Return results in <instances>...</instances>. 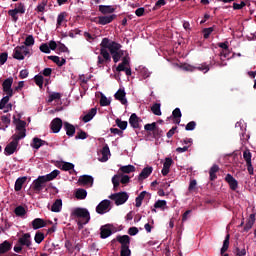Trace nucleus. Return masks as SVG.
I'll return each mask as SVG.
<instances>
[{
	"mask_svg": "<svg viewBox=\"0 0 256 256\" xmlns=\"http://www.w3.org/2000/svg\"><path fill=\"white\" fill-rule=\"evenodd\" d=\"M246 5H251V3H249V0H242L240 3H233V9L234 11H239L241 9H243V7H246Z\"/></svg>",
	"mask_w": 256,
	"mask_h": 256,
	"instance_id": "nucleus-31",
	"label": "nucleus"
},
{
	"mask_svg": "<svg viewBox=\"0 0 256 256\" xmlns=\"http://www.w3.org/2000/svg\"><path fill=\"white\" fill-rule=\"evenodd\" d=\"M35 45V38L33 35H28L24 41V47H33Z\"/></svg>",
	"mask_w": 256,
	"mask_h": 256,
	"instance_id": "nucleus-41",
	"label": "nucleus"
},
{
	"mask_svg": "<svg viewBox=\"0 0 256 256\" xmlns=\"http://www.w3.org/2000/svg\"><path fill=\"white\" fill-rule=\"evenodd\" d=\"M57 51H59V53H69V48H67V46H65V44L59 42Z\"/></svg>",
	"mask_w": 256,
	"mask_h": 256,
	"instance_id": "nucleus-59",
	"label": "nucleus"
},
{
	"mask_svg": "<svg viewBox=\"0 0 256 256\" xmlns=\"http://www.w3.org/2000/svg\"><path fill=\"white\" fill-rule=\"evenodd\" d=\"M59 173H61L59 170H54L51 173L42 177H44V180H46L47 183L48 181H53V179H57Z\"/></svg>",
	"mask_w": 256,
	"mask_h": 256,
	"instance_id": "nucleus-33",
	"label": "nucleus"
},
{
	"mask_svg": "<svg viewBox=\"0 0 256 256\" xmlns=\"http://www.w3.org/2000/svg\"><path fill=\"white\" fill-rule=\"evenodd\" d=\"M62 207H63V200L56 199L55 202L51 206V211L53 213H59L61 211Z\"/></svg>",
	"mask_w": 256,
	"mask_h": 256,
	"instance_id": "nucleus-25",
	"label": "nucleus"
},
{
	"mask_svg": "<svg viewBox=\"0 0 256 256\" xmlns=\"http://www.w3.org/2000/svg\"><path fill=\"white\" fill-rule=\"evenodd\" d=\"M39 49L42 53H46V54L51 53V49L49 48V44H47V43H42L40 45Z\"/></svg>",
	"mask_w": 256,
	"mask_h": 256,
	"instance_id": "nucleus-54",
	"label": "nucleus"
},
{
	"mask_svg": "<svg viewBox=\"0 0 256 256\" xmlns=\"http://www.w3.org/2000/svg\"><path fill=\"white\" fill-rule=\"evenodd\" d=\"M19 12L16 9H12L8 11V15L12 17L13 21L17 22L19 19V16H17Z\"/></svg>",
	"mask_w": 256,
	"mask_h": 256,
	"instance_id": "nucleus-55",
	"label": "nucleus"
},
{
	"mask_svg": "<svg viewBox=\"0 0 256 256\" xmlns=\"http://www.w3.org/2000/svg\"><path fill=\"white\" fill-rule=\"evenodd\" d=\"M63 128V120L61 118H54L50 123V129L53 133H59Z\"/></svg>",
	"mask_w": 256,
	"mask_h": 256,
	"instance_id": "nucleus-12",
	"label": "nucleus"
},
{
	"mask_svg": "<svg viewBox=\"0 0 256 256\" xmlns=\"http://www.w3.org/2000/svg\"><path fill=\"white\" fill-rule=\"evenodd\" d=\"M109 199H111V201H114L115 205L117 206L125 205V203H127V201L129 200V194L127 192H118L111 194L109 196Z\"/></svg>",
	"mask_w": 256,
	"mask_h": 256,
	"instance_id": "nucleus-3",
	"label": "nucleus"
},
{
	"mask_svg": "<svg viewBox=\"0 0 256 256\" xmlns=\"http://www.w3.org/2000/svg\"><path fill=\"white\" fill-rule=\"evenodd\" d=\"M129 124L131 125V127H133V129H139V117L137 116V114H131L129 118Z\"/></svg>",
	"mask_w": 256,
	"mask_h": 256,
	"instance_id": "nucleus-27",
	"label": "nucleus"
},
{
	"mask_svg": "<svg viewBox=\"0 0 256 256\" xmlns=\"http://www.w3.org/2000/svg\"><path fill=\"white\" fill-rule=\"evenodd\" d=\"M64 131L68 137H73L75 135V126L69 122H64Z\"/></svg>",
	"mask_w": 256,
	"mask_h": 256,
	"instance_id": "nucleus-22",
	"label": "nucleus"
},
{
	"mask_svg": "<svg viewBox=\"0 0 256 256\" xmlns=\"http://www.w3.org/2000/svg\"><path fill=\"white\" fill-rule=\"evenodd\" d=\"M13 85V78H7L2 83L3 91H9Z\"/></svg>",
	"mask_w": 256,
	"mask_h": 256,
	"instance_id": "nucleus-38",
	"label": "nucleus"
},
{
	"mask_svg": "<svg viewBox=\"0 0 256 256\" xmlns=\"http://www.w3.org/2000/svg\"><path fill=\"white\" fill-rule=\"evenodd\" d=\"M217 173H219V165L214 164L209 170L210 181H215V179H217Z\"/></svg>",
	"mask_w": 256,
	"mask_h": 256,
	"instance_id": "nucleus-28",
	"label": "nucleus"
},
{
	"mask_svg": "<svg viewBox=\"0 0 256 256\" xmlns=\"http://www.w3.org/2000/svg\"><path fill=\"white\" fill-rule=\"evenodd\" d=\"M109 207H111V201L110 200H102L97 206H96V213L98 215H105L109 211Z\"/></svg>",
	"mask_w": 256,
	"mask_h": 256,
	"instance_id": "nucleus-7",
	"label": "nucleus"
},
{
	"mask_svg": "<svg viewBox=\"0 0 256 256\" xmlns=\"http://www.w3.org/2000/svg\"><path fill=\"white\" fill-rule=\"evenodd\" d=\"M151 173H153V167H145L139 174L138 181H143L144 179H147L149 175H151Z\"/></svg>",
	"mask_w": 256,
	"mask_h": 256,
	"instance_id": "nucleus-19",
	"label": "nucleus"
},
{
	"mask_svg": "<svg viewBox=\"0 0 256 256\" xmlns=\"http://www.w3.org/2000/svg\"><path fill=\"white\" fill-rule=\"evenodd\" d=\"M75 197L76 199H79V200L87 199V190L83 188L77 189L75 193Z\"/></svg>",
	"mask_w": 256,
	"mask_h": 256,
	"instance_id": "nucleus-32",
	"label": "nucleus"
},
{
	"mask_svg": "<svg viewBox=\"0 0 256 256\" xmlns=\"http://www.w3.org/2000/svg\"><path fill=\"white\" fill-rule=\"evenodd\" d=\"M253 155L249 149L243 151V159L246 162V167L249 175H255V170L253 168V162L251 161Z\"/></svg>",
	"mask_w": 256,
	"mask_h": 256,
	"instance_id": "nucleus-5",
	"label": "nucleus"
},
{
	"mask_svg": "<svg viewBox=\"0 0 256 256\" xmlns=\"http://www.w3.org/2000/svg\"><path fill=\"white\" fill-rule=\"evenodd\" d=\"M115 122L117 127H119L121 131H125V129H127V125H128L127 121H122L121 119L117 118Z\"/></svg>",
	"mask_w": 256,
	"mask_h": 256,
	"instance_id": "nucleus-48",
	"label": "nucleus"
},
{
	"mask_svg": "<svg viewBox=\"0 0 256 256\" xmlns=\"http://www.w3.org/2000/svg\"><path fill=\"white\" fill-rule=\"evenodd\" d=\"M165 5H167V0H158L152 8V11H159V8L165 7Z\"/></svg>",
	"mask_w": 256,
	"mask_h": 256,
	"instance_id": "nucleus-49",
	"label": "nucleus"
},
{
	"mask_svg": "<svg viewBox=\"0 0 256 256\" xmlns=\"http://www.w3.org/2000/svg\"><path fill=\"white\" fill-rule=\"evenodd\" d=\"M12 245L9 241L5 240L3 243L0 244V255H5L8 251H11Z\"/></svg>",
	"mask_w": 256,
	"mask_h": 256,
	"instance_id": "nucleus-26",
	"label": "nucleus"
},
{
	"mask_svg": "<svg viewBox=\"0 0 256 256\" xmlns=\"http://www.w3.org/2000/svg\"><path fill=\"white\" fill-rule=\"evenodd\" d=\"M26 125L27 122L18 118V123L16 124V131H27V129H25Z\"/></svg>",
	"mask_w": 256,
	"mask_h": 256,
	"instance_id": "nucleus-47",
	"label": "nucleus"
},
{
	"mask_svg": "<svg viewBox=\"0 0 256 256\" xmlns=\"http://www.w3.org/2000/svg\"><path fill=\"white\" fill-rule=\"evenodd\" d=\"M145 195H147V191H142L138 197L135 199L136 207H141L143 205V199H145Z\"/></svg>",
	"mask_w": 256,
	"mask_h": 256,
	"instance_id": "nucleus-37",
	"label": "nucleus"
},
{
	"mask_svg": "<svg viewBox=\"0 0 256 256\" xmlns=\"http://www.w3.org/2000/svg\"><path fill=\"white\" fill-rule=\"evenodd\" d=\"M57 99H61V93L59 92H54L49 96V103L53 102V101H57Z\"/></svg>",
	"mask_w": 256,
	"mask_h": 256,
	"instance_id": "nucleus-57",
	"label": "nucleus"
},
{
	"mask_svg": "<svg viewBox=\"0 0 256 256\" xmlns=\"http://www.w3.org/2000/svg\"><path fill=\"white\" fill-rule=\"evenodd\" d=\"M120 171L121 173H126V174L135 173V166L133 165L121 166Z\"/></svg>",
	"mask_w": 256,
	"mask_h": 256,
	"instance_id": "nucleus-39",
	"label": "nucleus"
},
{
	"mask_svg": "<svg viewBox=\"0 0 256 256\" xmlns=\"http://www.w3.org/2000/svg\"><path fill=\"white\" fill-rule=\"evenodd\" d=\"M49 4V0H42L40 4L36 7L35 11L37 13H45V7Z\"/></svg>",
	"mask_w": 256,
	"mask_h": 256,
	"instance_id": "nucleus-36",
	"label": "nucleus"
},
{
	"mask_svg": "<svg viewBox=\"0 0 256 256\" xmlns=\"http://www.w3.org/2000/svg\"><path fill=\"white\" fill-rule=\"evenodd\" d=\"M117 19V14L98 16L97 25H109Z\"/></svg>",
	"mask_w": 256,
	"mask_h": 256,
	"instance_id": "nucleus-9",
	"label": "nucleus"
},
{
	"mask_svg": "<svg viewBox=\"0 0 256 256\" xmlns=\"http://www.w3.org/2000/svg\"><path fill=\"white\" fill-rule=\"evenodd\" d=\"M98 11L102 13V15H111L115 13V7L111 5H99Z\"/></svg>",
	"mask_w": 256,
	"mask_h": 256,
	"instance_id": "nucleus-18",
	"label": "nucleus"
},
{
	"mask_svg": "<svg viewBox=\"0 0 256 256\" xmlns=\"http://www.w3.org/2000/svg\"><path fill=\"white\" fill-rule=\"evenodd\" d=\"M43 227H47V222L41 218H36L32 221V228L34 230L43 229Z\"/></svg>",
	"mask_w": 256,
	"mask_h": 256,
	"instance_id": "nucleus-20",
	"label": "nucleus"
},
{
	"mask_svg": "<svg viewBox=\"0 0 256 256\" xmlns=\"http://www.w3.org/2000/svg\"><path fill=\"white\" fill-rule=\"evenodd\" d=\"M108 105H111V101H109V99H107L105 95H102L100 98V106L108 107Z\"/></svg>",
	"mask_w": 256,
	"mask_h": 256,
	"instance_id": "nucleus-53",
	"label": "nucleus"
},
{
	"mask_svg": "<svg viewBox=\"0 0 256 256\" xmlns=\"http://www.w3.org/2000/svg\"><path fill=\"white\" fill-rule=\"evenodd\" d=\"M9 103V96H5L0 100V109H5L6 105Z\"/></svg>",
	"mask_w": 256,
	"mask_h": 256,
	"instance_id": "nucleus-61",
	"label": "nucleus"
},
{
	"mask_svg": "<svg viewBox=\"0 0 256 256\" xmlns=\"http://www.w3.org/2000/svg\"><path fill=\"white\" fill-rule=\"evenodd\" d=\"M88 135L87 132L80 130L77 135L75 136V139H87Z\"/></svg>",
	"mask_w": 256,
	"mask_h": 256,
	"instance_id": "nucleus-64",
	"label": "nucleus"
},
{
	"mask_svg": "<svg viewBox=\"0 0 256 256\" xmlns=\"http://www.w3.org/2000/svg\"><path fill=\"white\" fill-rule=\"evenodd\" d=\"M27 181V177H20L16 180L14 190L15 191H21L23 189V184H25Z\"/></svg>",
	"mask_w": 256,
	"mask_h": 256,
	"instance_id": "nucleus-30",
	"label": "nucleus"
},
{
	"mask_svg": "<svg viewBox=\"0 0 256 256\" xmlns=\"http://www.w3.org/2000/svg\"><path fill=\"white\" fill-rule=\"evenodd\" d=\"M112 227H113V225H111V224H106L104 226H101L100 238L107 239V237H111L113 235Z\"/></svg>",
	"mask_w": 256,
	"mask_h": 256,
	"instance_id": "nucleus-10",
	"label": "nucleus"
},
{
	"mask_svg": "<svg viewBox=\"0 0 256 256\" xmlns=\"http://www.w3.org/2000/svg\"><path fill=\"white\" fill-rule=\"evenodd\" d=\"M65 17H67V12H62L57 17V27H61L63 25V21H65Z\"/></svg>",
	"mask_w": 256,
	"mask_h": 256,
	"instance_id": "nucleus-50",
	"label": "nucleus"
},
{
	"mask_svg": "<svg viewBox=\"0 0 256 256\" xmlns=\"http://www.w3.org/2000/svg\"><path fill=\"white\" fill-rule=\"evenodd\" d=\"M30 145L33 149L38 150V149H41V147H43L44 145H49V143L45 140L34 137Z\"/></svg>",
	"mask_w": 256,
	"mask_h": 256,
	"instance_id": "nucleus-17",
	"label": "nucleus"
},
{
	"mask_svg": "<svg viewBox=\"0 0 256 256\" xmlns=\"http://www.w3.org/2000/svg\"><path fill=\"white\" fill-rule=\"evenodd\" d=\"M27 137V130H18L17 134L12 135V139L19 143L21 139H25Z\"/></svg>",
	"mask_w": 256,
	"mask_h": 256,
	"instance_id": "nucleus-29",
	"label": "nucleus"
},
{
	"mask_svg": "<svg viewBox=\"0 0 256 256\" xmlns=\"http://www.w3.org/2000/svg\"><path fill=\"white\" fill-rule=\"evenodd\" d=\"M167 205V201L165 200H158L155 202L154 204V208L155 209H163V207H165Z\"/></svg>",
	"mask_w": 256,
	"mask_h": 256,
	"instance_id": "nucleus-56",
	"label": "nucleus"
},
{
	"mask_svg": "<svg viewBox=\"0 0 256 256\" xmlns=\"http://www.w3.org/2000/svg\"><path fill=\"white\" fill-rule=\"evenodd\" d=\"M120 256H131V249H129V246H121Z\"/></svg>",
	"mask_w": 256,
	"mask_h": 256,
	"instance_id": "nucleus-51",
	"label": "nucleus"
},
{
	"mask_svg": "<svg viewBox=\"0 0 256 256\" xmlns=\"http://www.w3.org/2000/svg\"><path fill=\"white\" fill-rule=\"evenodd\" d=\"M29 48H27L25 45L17 46L14 49L13 58L17 59L18 61H23L27 55H30Z\"/></svg>",
	"mask_w": 256,
	"mask_h": 256,
	"instance_id": "nucleus-4",
	"label": "nucleus"
},
{
	"mask_svg": "<svg viewBox=\"0 0 256 256\" xmlns=\"http://www.w3.org/2000/svg\"><path fill=\"white\" fill-rule=\"evenodd\" d=\"M253 225H255V214H250V216L244 226L245 233L251 231V229H253Z\"/></svg>",
	"mask_w": 256,
	"mask_h": 256,
	"instance_id": "nucleus-21",
	"label": "nucleus"
},
{
	"mask_svg": "<svg viewBox=\"0 0 256 256\" xmlns=\"http://www.w3.org/2000/svg\"><path fill=\"white\" fill-rule=\"evenodd\" d=\"M18 245L31 249V246L33 245V242L31 241V234L30 233L22 234V236L18 239Z\"/></svg>",
	"mask_w": 256,
	"mask_h": 256,
	"instance_id": "nucleus-8",
	"label": "nucleus"
},
{
	"mask_svg": "<svg viewBox=\"0 0 256 256\" xmlns=\"http://www.w3.org/2000/svg\"><path fill=\"white\" fill-rule=\"evenodd\" d=\"M229 239H231V235L227 234L224 239L223 246L220 250L221 255H224L225 252L229 249Z\"/></svg>",
	"mask_w": 256,
	"mask_h": 256,
	"instance_id": "nucleus-35",
	"label": "nucleus"
},
{
	"mask_svg": "<svg viewBox=\"0 0 256 256\" xmlns=\"http://www.w3.org/2000/svg\"><path fill=\"white\" fill-rule=\"evenodd\" d=\"M102 156H103V160L104 161H107L108 158V155H111V150H109V145H105L103 148H102Z\"/></svg>",
	"mask_w": 256,
	"mask_h": 256,
	"instance_id": "nucleus-45",
	"label": "nucleus"
},
{
	"mask_svg": "<svg viewBox=\"0 0 256 256\" xmlns=\"http://www.w3.org/2000/svg\"><path fill=\"white\" fill-rule=\"evenodd\" d=\"M121 44L110 40L109 38H103L100 43V55L98 56L97 66L103 67L111 61V55L121 51Z\"/></svg>",
	"mask_w": 256,
	"mask_h": 256,
	"instance_id": "nucleus-1",
	"label": "nucleus"
},
{
	"mask_svg": "<svg viewBox=\"0 0 256 256\" xmlns=\"http://www.w3.org/2000/svg\"><path fill=\"white\" fill-rule=\"evenodd\" d=\"M123 55H125V51L118 50V52H114L113 54H111V57H112L114 63H119V61H121V57H123Z\"/></svg>",
	"mask_w": 256,
	"mask_h": 256,
	"instance_id": "nucleus-34",
	"label": "nucleus"
},
{
	"mask_svg": "<svg viewBox=\"0 0 256 256\" xmlns=\"http://www.w3.org/2000/svg\"><path fill=\"white\" fill-rule=\"evenodd\" d=\"M1 121L5 125V128L9 127L11 125V114L3 115L1 116Z\"/></svg>",
	"mask_w": 256,
	"mask_h": 256,
	"instance_id": "nucleus-44",
	"label": "nucleus"
},
{
	"mask_svg": "<svg viewBox=\"0 0 256 256\" xmlns=\"http://www.w3.org/2000/svg\"><path fill=\"white\" fill-rule=\"evenodd\" d=\"M225 181L226 183H228L231 191H237V189L239 188V182L237 181V179H235V177H233V175L227 174L225 176Z\"/></svg>",
	"mask_w": 256,
	"mask_h": 256,
	"instance_id": "nucleus-13",
	"label": "nucleus"
},
{
	"mask_svg": "<svg viewBox=\"0 0 256 256\" xmlns=\"http://www.w3.org/2000/svg\"><path fill=\"white\" fill-rule=\"evenodd\" d=\"M65 247H66L68 253H73V251H75V248L73 247V243H71V240L65 241Z\"/></svg>",
	"mask_w": 256,
	"mask_h": 256,
	"instance_id": "nucleus-60",
	"label": "nucleus"
},
{
	"mask_svg": "<svg viewBox=\"0 0 256 256\" xmlns=\"http://www.w3.org/2000/svg\"><path fill=\"white\" fill-rule=\"evenodd\" d=\"M44 239H45V234H43V232H36L34 237L35 243L40 245V243H43Z\"/></svg>",
	"mask_w": 256,
	"mask_h": 256,
	"instance_id": "nucleus-43",
	"label": "nucleus"
},
{
	"mask_svg": "<svg viewBox=\"0 0 256 256\" xmlns=\"http://www.w3.org/2000/svg\"><path fill=\"white\" fill-rule=\"evenodd\" d=\"M72 216L75 217L77 220V224L80 227H83V225H87L89 221H91V214L89 213V210L86 208H76L72 212Z\"/></svg>",
	"mask_w": 256,
	"mask_h": 256,
	"instance_id": "nucleus-2",
	"label": "nucleus"
},
{
	"mask_svg": "<svg viewBox=\"0 0 256 256\" xmlns=\"http://www.w3.org/2000/svg\"><path fill=\"white\" fill-rule=\"evenodd\" d=\"M45 183L47 180L43 176H39L36 180L33 181L32 189L35 193L39 194L45 189Z\"/></svg>",
	"mask_w": 256,
	"mask_h": 256,
	"instance_id": "nucleus-6",
	"label": "nucleus"
},
{
	"mask_svg": "<svg viewBox=\"0 0 256 256\" xmlns=\"http://www.w3.org/2000/svg\"><path fill=\"white\" fill-rule=\"evenodd\" d=\"M115 241H118L121 247H129V245H131V237H129V235H118L116 239L112 240V243H115Z\"/></svg>",
	"mask_w": 256,
	"mask_h": 256,
	"instance_id": "nucleus-14",
	"label": "nucleus"
},
{
	"mask_svg": "<svg viewBox=\"0 0 256 256\" xmlns=\"http://www.w3.org/2000/svg\"><path fill=\"white\" fill-rule=\"evenodd\" d=\"M61 169L62 171H75V165L71 162H64Z\"/></svg>",
	"mask_w": 256,
	"mask_h": 256,
	"instance_id": "nucleus-42",
	"label": "nucleus"
},
{
	"mask_svg": "<svg viewBox=\"0 0 256 256\" xmlns=\"http://www.w3.org/2000/svg\"><path fill=\"white\" fill-rule=\"evenodd\" d=\"M213 31H214L213 27L204 28V29H203L204 39H209V36L211 35V33H212Z\"/></svg>",
	"mask_w": 256,
	"mask_h": 256,
	"instance_id": "nucleus-62",
	"label": "nucleus"
},
{
	"mask_svg": "<svg viewBox=\"0 0 256 256\" xmlns=\"http://www.w3.org/2000/svg\"><path fill=\"white\" fill-rule=\"evenodd\" d=\"M173 122L176 125H179L181 123V117H183V114H181V109L175 108L172 112Z\"/></svg>",
	"mask_w": 256,
	"mask_h": 256,
	"instance_id": "nucleus-23",
	"label": "nucleus"
},
{
	"mask_svg": "<svg viewBox=\"0 0 256 256\" xmlns=\"http://www.w3.org/2000/svg\"><path fill=\"white\" fill-rule=\"evenodd\" d=\"M156 127H157V122H153L151 124H146L144 126V129H145V131H152L154 133Z\"/></svg>",
	"mask_w": 256,
	"mask_h": 256,
	"instance_id": "nucleus-58",
	"label": "nucleus"
},
{
	"mask_svg": "<svg viewBox=\"0 0 256 256\" xmlns=\"http://www.w3.org/2000/svg\"><path fill=\"white\" fill-rule=\"evenodd\" d=\"M195 127H197V122L191 121V122H189V123L186 125L185 130H186V131H194V130H195Z\"/></svg>",
	"mask_w": 256,
	"mask_h": 256,
	"instance_id": "nucleus-63",
	"label": "nucleus"
},
{
	"mask_svg": "<svg viewBox=\"0 0 256 256\" xmlns=\"http://www.w3.org/2000/svg\"><path fill=\"white\" fill-rule=\"evenodd\" d=\"M34 81H35V84L40 87V89H43V81H44V78L43 76L41 75H36L34 77Z\"/></svg>",
	"mask_w": 256,
	"mask_h": 256,
	"instance_id": "nucleus-52",
	"label": "nucleus"
},
{
	"mask_svg": "<svg viewBox=\"0 0 256 256\" xmlns=\"http://www.w3.org/2000/svg\"><path fill=\"white\" fill-rule=\"evenodd\" d=\"M19 146V142L12 139V141L7 144V146L4 149L5 155H13L17 151V147Z\"/></svg>",
	"mask_w": 256,
	"mask_h": 256,
	"instance_id": "nucleus-15",
	"label": "nucleus"
},
{
	"mask_svg": "<svg viewBox=\"0 0 256 256\" xmlns=\"http://www.w3.org/2000/svg\"><path fill=\"white\" fill-rule=\"evenodd\" d=\"M97 115V108H92L83 118L84 123H89Z\"/></svg>",
	"mask_w": 256,
	"mask_h": 256,
	"instance_id": "nucleus-24",
	"label": "nucleus"
},
{
	"mask_svg": "<svg viewBox=\"0 0 256 256\" xmlns=\"http://www.w3.org/2000/svg\"><path fill=\"white\" fill-rule=\"evenodd\" d=\"M79 185H83V187H93L94 179L93 176L90 175H82L78 179Z\"/></svg>",
	"mask_w": 256,
	"mask_h": 256,
	"instance_id": "nucleus-11",
	"label": "nucleus"
},
{
	"mask_svg": "<svg viewBox=\"0 0 256 256\" xmlns=\"http://www.w3.org/2000/svg\"><path fill=\"white\" fill-rule=\"evenodd\" d=\"M151 111L153 114L157 115L158 117H160L161 115V104L159 103H155L152 107H151Z\"/></svg>",
	"mask_w": 256,
	"mask_h": 256,
	"instance_id": "nucleus-46",
	"label": "nucleus"
},
{
	"mask_svg": "<svg viewBox=\"0 0 256 256\" xmlns=\"http://www.w3.org/2000/svg\"><path fill=\"white\" fill-rule=\"evenodd\" d=\"M14 213L17 217H24V215H27V210L23 206H18L15 208Z\"/></svg>",
	"mask_w": 256,
	"mask_h": 256,
	"instance_id": "nucleus-40",
	"label": "nucleus"
},
{
	"mask_svg": "<svg viewBox=\"0 0 256 256\" xmlns=\"http://www.w3.org/2000/svg\"><path fill=\"white\" fill-rule=\"evenodd\" d=\"M127 93L125 92V89H119L115 94L114 98L116 101H120L122 105H127V98H126Z\"/></svg>",
	"mask_w": 256,
	"mask_h": 256,
	"instance_id": "nucleus-16",
	"label": "nucleus"
}]
</instances>
